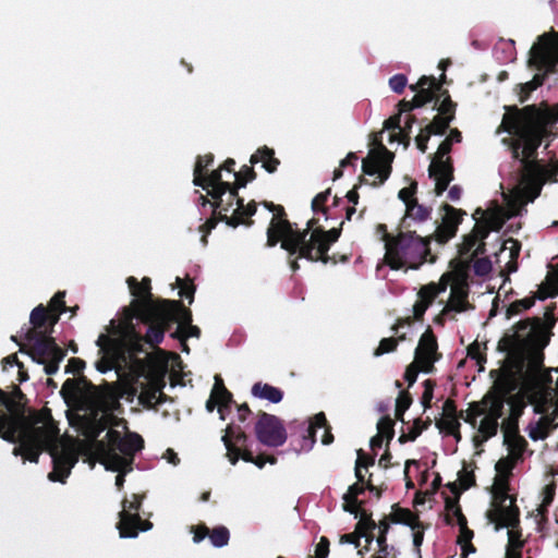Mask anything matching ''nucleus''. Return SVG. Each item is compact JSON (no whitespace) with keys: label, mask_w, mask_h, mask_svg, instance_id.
Listing matches in <instances>:
<instances>
[{"label":"nucleus","mask_w":558,"mask_h":558,"mask_svg":"<svg viewBox=\"0 0 558 558\" xmlns=\"http://www.w3.org/2000/svg\"><path fill=\"white\" fill-rule=\"evenodd\" d=\"M502 123L509 133L518 135L522 144V183L533 192V201L539 195L544 182V169L536 157L547 133L546 128L539 122V111L535 105L522 109L517 106L507 108Z\"/></svg>","instance_id":"f257e3e1"},{"label":"nucleus","mask_w":558,"mask_h":558,"mask_svg":"<svg viewBox=\"0 0 558 558\" xmlns=\"http://www.w3.org/2000/svg\"><path fill=\"white\" fill-rule=\"evenodd\" d=\"M548 343L549 337L543 327L533 329L525 322H519L511 333H505L499 340L498 350L507 353L515 374H536L544 366L543 351Z\"/></svg>","instance_id":"f03ea898"},{"label":"nucleus","mask_w":558,"mask_h":558,"mask_svg":"<svg viewBox=\"0 0 558 558\" xmlns=\"http://www.w3.org/2000/svg\"><path fill=\"white\" fill-rule=\"evenodd\" d=\"M112 332L114 337L101 333L96 341L101 354L96 368L100 373H107L121 363L135 362L137 355L145 352L144 336L131 320L113 326Z\"/></svg>","instance_id":"7ed1b4c3"},{"label":"nucleus","mask_w":558,"mask_h":558,"mask_svg":"<svg viewBox=\"0 0 558 558\" xmlns=\"http://www.w3.org/2000/svg\"><path fill=\"white\" fill-rule=\"evenodd\" d=\"M417 229H402L397 235L387 236L385 263L393 270L404 267L418 269L425 262L435 263L436 256L430 252L433 236L421 235Z\"/></svg>","instance_id":"20e7f679"},{"label":"nucleus","mask_w":558,"mask_h":558,"mask_svg":"<svg viewBox=\"0 0 558 558\" xmlns=\"http://www.w3.org/2000/svg\"><path fill=\"white\" fill-rule=\"evenodd\" d=\"M49 311L43 304L36 306L29 316L31 327L26 328L23 339L29 342L27 355L37 364L44 365L47 375H53L65 357V350L60 348L54 338L47 335Z\"/></svg>","instance_id":"39448f33"},{"label":"nucleus","mask_w":558,"mask_h":558,"mask_svg":"<svg viewBox=\"0 0 558 558\" xmlns=\"http://www.w3.org/2000/svg\"><path fill=\"white\" fill-rule=\"evenodd\" d=\"M144 448V439L136 433L124 437L117 429L110 428L106 439L96 440L94 452L98 461L112 472L132 471L135 453Z\"/></svg>","instance_id":"423d86ee"},{"label":"nucleus","mask_w":558,"mask_h":558,"mask_svg":"<svg viewBox=\"0 0 558 558\" xmlns=\"http://www.w3.org/2000/svg\"><path fill=\"white\" fill-rule=\"evenodd\" d=\"M527 66L537 73L526 83L518 85L519 100L525 102L531 93L541 87L549 74L558 72V33L551 31L537 37L529 52Z\"/></svg>","instance_id":"0eeeda50"},{"label":"nucleus","mask_w":558,"mask_h":558,"mask_svg":"<svg viewBox=\"0 0 558 558\" xmlns=\"http://www.w3.org/2000/svg\"><path fill=\"white\" fill-rule=\"evenodd\" d=\"M131 294L134 300L128 310V316L123 322L137 318L147 329L155 325L162 316L170 314L168 310L171 306L181 305V300L154 299L151 293V281L148 277H144L140 282L135 277L126 279Z\"/></svg>","instance_id":"6e6552de"},{"label":"nucleus","mask_w":558,"mask_h":558,"mask_svg":"<svg viewBox=\"0 0 558 558\" xmlns=\"http://www.w3.org/2000/svg\"><path fill=\"white\" fill-rule=\"evenodd\" d=\"M35 423L41 426H33L20 435V445L14 447L13 454L22 456L24 460L37 463L43 451H53L59 438V428L51 416V411L46 409L36 418Z\"/></svg>","instance_id":"1a4fd4ad"},{"label":"nucleus","mask_w":558,"mask_h":558,"mask_svg":"<svg viewBox=\"0 0 558 558\" xmlns=\"http://www.w3.org/2000/svg\"><path fill=\"white\" fill-rule=\"evenodd\" d=\"M272 214L266 232V246L274 247L280 242L281 248L287 251L288 255H295L300 250V244L305 240L306 232H299V229L293 227V223L288 220L282 205H277Z\"/></svg>","instance_id":"9d476101"},{"label":"nucleus","mask_w":558,"mask_h":558,"mask_svg":"<svg viewBox=\"0 0 558 558\" xmlns=\"http://www.w3.org/2000/svg\"><path fill=\"white\" fill-rule=\"evenodd\" d=\"M167 314L162 316L155 325L150 326L144 335L145 343L149 344L150 348H156L162 342L165 332L170 330L173 324H180L184 327V333L186 340L191 337L198 338L201 336V329L192 325L193 316L190 308H187L181 301V305L171 306Z\"/></svg>","instance_id":"9b49d317"},{"label":"nucleus","mask_w":558,"mask_h":558,"mask_svg":"<svg viewBox=\"0 0 558 558\" xmlns=\"http://www.w3.org/2000/svg\"><path fill=\"white\" fill-rule=\"evenodd\" d=\"M343 221L340 222L338 228H331L329 230H325L324 228L314 229L311 232V236L300 244V250L298 251V257H304L305 259L316 263L320 262L323 264H337L336 255L330 256L328 254L331 245H333L340 238Z\"/></svg>","instance_id":"f8f14e48"},{"label":"nucleus","mask_w":558,"mask_h":558,"mask_svg":"<svg viewBox=\"0 0 558 558\" xmlns=\"http://www.w3.org/2000/svg\"><path fill=\"white\" fill-rule=\"evenodd\" d=\"M222 441L227 449V457L232 465H235L240 458L245 462L254 463L259 469L264 468L267 462L270 464L277 462L275 456L262 453L254 457L253 452L247 448V435L240 426L229 424L222 436Z\"/></svg>","instance_id":"ddd939ff"},{"label":"nucleus","mask_w":558,"mask_h":558,"mask_svg":"<svg viewBox=\"0 0 558 558\" xmlns=\"http://www.w3.org/2000/svg\"><path fill=\"white\" fill-rule=\"evenodd\" d=\"M374 147L362 161V171L364 175L374 177L376 179L369 183L374 187L383 185L391 174L392 161L395 154L387 149L383 144L381 133L374 134L371 143Z\"/></svg>","instance_id":"4468645a"},{"label":"nucleus","mask_w":558,"mask_h":558,"mask_svg":"<svg viewBox=\"0 0 558 558\" xmlns=\"http://www.w3.org/2000/svg\"><path fill=\"white\" fill-rule=\"evenodd\" d=\"M145 494H132L131 499L124 498L122 501V510L119 512V522L117 529L123 538H134L138 532H146L153 527V523L143 520L140 515Z\"/></svg>","instance_id":"2eb2a0df"},{"label":"nucleus","mask_w":558,"mask_h":558,"mask_svg":"<svg viewBox=\"0 0 558 558\" xmlns=\"http://www.w3.org/2000/svg\"><path fill=\"white\" fill-rule=\"evenodd\" d=\"M452 149V144L445 138L438 146L432 162L428 167L429 178L435 180L434 193L440 196L454 179V168L451 157L448 155Z\"/></svg>","instance_id":"dca6fc26"},{"label":"nucleus","mask_w":558,"mask_h":558,"mask_svg":"<svg viewBox=\"0 0 558 558\" xmlns=\"http://www.w3.org/2000/svg\"><path fill=\"white\" fill-rule=\"evenodd\" d=\"M254 429L257 440L265 446L280 447L287 441L286 427L274 414L259 411Z\"/></svg>","instance_id":"f3484780"},{"label":"nucleus","mask_w":558,"mask_h":558,"mask_svg":"<svg viewBox=\"0 0 558 558\" xmlns=\"http://www.w3.org/2000/svg\"><path fill=\"white\" fill-rule=\"evenodd\" d=\"M440 210L444 211L441 223L437 220L434 221V232L429 235L438 244H446L456 236L458 227L463 220V216L466 214L462 209L454 208L453 206L445 203L440 206Z\"/></svg>","instance_id":"a211bd4d"},{"label":"nucleus","mask_w":558,"mask_h":558,"mask_svg":"<svg viewBox=\"0 0 558 558\" xmlns=\"http://www.w3.org/2000/svg\"><path fill=\"white\" fill-rule=\"evenodd\" d=\"M498 392L486 395L482 403L487 405L486 416L498 421L504 415L506 396L515 389L513 373L502 375L497 381Z\"/></svg>","instance_id":"6ab92c4d"},{"label":"nucleus","mask_w":558,"mask_h":558,"mask_svg":"<svg viewBox=\"0 0 558 558\" xmlns=\"http://www.w3.org/2000/svg\"><path fill=\"white\" fill-rule=\"evenodd\" d=\"M441 353L438 352L437 338L430 327L421 336L418 345L415 349L414 361L423 365V373L429 374L435 371L434 364L439 361Z\"/></svg>","instance_id":"aec40b11"},{"label":"nucleus","mask_w":558,"mask_h":558,"mask_svg":"<svg viewBox=\"0 0 558 558\" xmlns=\"http://www.w3.org/2000/svg\"><path fill=\"white\" fill-rule=\"evenodd\" d=\"M520 513L517 497H511L508 505L495 506L487 510L486 518L489 523L494 524L495 531H500L505 527H519Z\"/></svg>","instance_id":"412c9836"},{"label":"nucleus","mask_w":558,"mask_h":558,"mask_svg":"<svg viewBox=\"0 0 558 558\" xmlns=\"http://www.w3.org/2000/svg\"><path fill=\"white\" fill-rule=\"evenodd\" d=\"M221 172L220 168L213 170L210 173L206 172L202 175L201 184H195L207 191V194L213 198L210 204L215 208L222 204V196L232 190V183L223 181Z\"/></svg>","instance_id":"4be33fe9"},{"label":"nucleus","mask_w":558,"mask_h":558,"mask_svg":"<svg viewBox=\"0 0 558 558\" xmlns=\"http://www.w3.org/2000/svg\"><path fill=\"white\" fill-rule=\"evenodd\" d=\"M410 89L415 93L414 106L422 108L432 101L438 104L437 90H440V81L433 75H423L416 84L410 85Z\"/></svg>","instance_id":"5701e85b"},{"label":"nucleus","mask_w":558,"mask_h":558,"mask_svg":"<svg viewBox=\"0 0 558 558\" xmlns=\"http://www.w3.org/2000/svg\"><path fill=\"white\" fill-rule=\"evenodd\" d=\"M87 404L94 411L102 412L105 414L111 413L120 405L119 393L117 389L109 384L98 386Z\"/></svg>","instance_id":"b1692460"},{"label":"nucleus","mask_w":558,"mask_h":558,"mask_svg":"<svg viewBox=\"0 0 558 558\" xmlns=\"http://www.w3.org/2000/svg\"><path fill=\"white\" fill-rule=\"evenodd\" d=\"M98 386L94 385L86 376L68 378L62 387L61 395L64 398H82L86 403L90 400Z\"/></svg>","instance_id":"393cba45"},{"label":"nucleus","mask_w":558,"mask_h":558,"mask_svg":"<svg viewBox=\"0 0 558 558\" xmlns=\"http://www.w3.org/2000/svg\"><path fill=\"white\" fill-rule=\"evenodd\" d=\"M236 198V208L233 210L231 216L223 215L221 218L223 222H226L229 227L236 228L240 225H245L247 227L253 226L254 221L251 219L252 216L255 215L257 210V204L255 201H251L246 205L244 204V199L238 195Z\"/></svg>","instance_id":"a878e982"},{"label":"nucleus","mask_w":558,"mask_h":558,"mask_svg":"<svg viewBox=\"0 0 558 558\" xmlns=\"http://www.w3.org/2000/svg\"><path fill=\"white\" fill-rule=\"evenodd\" d=\"M432 211L433 208L430 206H424L417 201H412L410 205L408 204V208H405V214L401 219L400 227L402 229H417V225L432 218Z\"/></svg>","instance_id":"bb28decb"},{"label":"nucleus","mask_w":558,"mask_h":558,"mask_svg":"<svg viewBox=\"0 0 558 558\" xmlns=\"http://www.w3.org/2000/svg\"><path fill=\"white\" fill-rule=\"evenodd\" d=\"M99 412L92 411V416L86 426V436L93 441L99 440L98 437L105 432L110 425H118V418L112 413H102L100 416Z\"/></svg>","instance_id":"cd10ccee"},{"label":"nucleus","mask_w":558,"mask_h":558,"mask_svg":"<svg viewBox=\"0 0 558 558\" xmlns=\"http://www.w3.org/2000/svg\"><path fill=\"white\" fill-rule=\"evenodd\" d=\"M383 519L388 520L389 525L390 523L403 524L410 526L412 530L422 527L418 514L409 508L400 507L399 504L392 505L391 512Z\"/></svg>","instance_id":"c85d7f7f"},{"label":"nucleus","mask_w":558,"mask_h":558,"mask_svg":"<svg viewBox=\"0 0 558 558\" xmlns=\"http://www.w3.org/2000/svg\"><path fill=\"white\" fill-rule=\"evenodd\" d=\"M59 442V438L57 439ZM59 444L53 447V451H50L52 457L53 470L48 474V478L52 482H64L70 474L72 464L70 463V457L66 453H60L58 451Z\"/></svg>","instance_id":"c756f323"},{"label":"nucleus","mask_w":558,"mask_h":558,"mask_svg":"<svg viewBox=\"0 0 558 558\" xmlns=\"http://www.w3.org/2000/svg\"><path fill=\"white\" fill-rule=\"evenodd\" d=\"M468 289L460 284H454L451 288L450 299L447 305L444 307L441 315H447L449 312L461 313L465 312L473 306L468 301Z\"/></svg>","instance_id":"7c9ffc66"},{"label":"nucleus","mask_w":558,"mask_h":558,"mask_svg":"<svg viewBox=\"0 0 558 558\" xmlns=\"http://www.w3.org/2000/svg\"><path fill=\"white\" fill-rule=\"evenodd\" d=\"M250 162L252 165L262 162L263 168L269 173L276 172L278 166L280 165V160L275 157V150L272 148H269L268 146L259 147L251 156Z\"/></svg>","instance_id":"2f4dec72"},{"label":"nucleus","mask_w":558,"mask_h":558,"mask_svg":"<svg viewBox=\"0 0 558 558\" xmlns=\"http://www.w3.org/2000/svg\"><path fill=\"white\" fill-rule=\"evenodd\" d=\"M555 310H556V303H551L548 305L544 313V319L539 317H533V318H526L522 322H525L529 328H537L543 327L544 331L546 332V337L551 336V329L556 325V318H555Z\"/></svg>","instance_id":"473e14b6"},{"label":"nucleus","mask_w":558,"mask_h":558,"mask_svg":"<svg viewBox=\"0 0 558 558\" xmlns=\"http://www.w3.org/2000/svg\"><path fill=\"white\" fill-rule=\"evenodd\" d=\"M251 391L255 398L268 400L271 403H279L283 399L281 389L262 381L255 383Z\"/></svg>","instance_id":"72a5a7b5"},{"label":"nucleus","mask_w":558,"mask_h":558,"mask_svg":"<svg viewBox=\"0 0 558 558\" xmlns=\"http://www.w3.org/2000/svg\"><path fill=\"white\" fill-rule=\"evenodd\" d=\"M558 422H554L553 417L543 415L534 427L530 429L529 436L533 440H544L551 432L557 429Z\"/></svg>","instance_id":"f704fd0d"},{"label":"nucleus","mask_w":558,"mask_h":558,"mask_svg":"<svg viewBox=\"0 0 558 558\" xmlns=\"http://www.w3.org/2000/svg\"><path fill=\"white\" fill-rule=\"evenodd\" d=\"M234 182L232 183V190L230 197L234 198L239 195V190L245 187L248 182L256 179V172L253 167L244 165L240 171L233 172Z\"/></svg>","instance_id":"c9c22d12"},{"label":"nucleus","mask_w":558,"mask_h":558,"mask_svg":"<svg viewBox=\"0 0 558 558\" xmlns=\"http://www.w3.org/2000/svg\"><path fill=\"white\" fill-rule=\"evenodd\" d=\"M499 423L498 421L490 418L485 415V417L481 421L478 426V433L481 434V438L475 436L473 438L475 446L487 441L489 438L494 437L498 432Z\"/></svg>","instance_id":"e433bc0d"},{"label":"nucleus","mask_w":558,"mask_h":558,"mask_svg":"<svg viewBox=\"0 0 558 558\" xmlns=\"http://www.w3.org/2000/svg\"><path fill=\"white\" fill-rule=\"evenodd\" d=\"M428 307L429 305L427 303L417 300L413 305V316L399 318L397 323L393 325L392 330L397 333L399 331V328H402L404 326H411L414 320H423L424 314Z\"/></svg>","instance_id":"4c0bfd02"},{"label":"nucleus","mask_w":558,"mask_h":558,"mask_svg":"<svg viewBox=\"0 0 558 558\" xmlns=\"http://www.w3.org/2000/svg\"><path fill=\"white\" fill-rule=\"evenodd\" d=\"M505 445L508 448L509 457L513 460L520 461L523 458V453L527 447V441L519 435H512L509 439H504Z\"/></svg>","instance_id":"58836bf2"},{"label":"nucleus","mask_w":558,"mask_h":558,"mask_svg":"<svg viewBox=\"0 0 558 558\" xmlns=\"http://www.w3.org/2000/svg\"><path fill=\"white\" fill-rule=\"evenodd\" d=\"M416 122V117L414 114H408L404 121V126L400 129V132L390 135V142L398 141L404 146H409L411 141V131L413 124Z\"/></svg>","instance_id":"ea45409f"},{"label":"nucleus","mask_w":558,"mask_h":558,"mask_svg":"<svg viewBox=\"0 0 558 558\" xmlns=\"http://www.w3.org/2000/svg\"><path fill=\"white\" fill-rule=\"evenodd\" d=\"M159 391L158 384H150L143 387L140 396L138 403L146 409H154L156 407L157 392Z\"/></svg>","instance_id":"a19ab883"},{"label":"nucleus","mask_w":558,"mask_h":558,"mask_svg":"<svg viewBox=\"0 0 558 558\" xmlns=\"http://www.w3.org/2000/svg\"><path fill=\"white\" fill-rule=\"evenodd\" d=\"M473 537H474V532L471 529L466 527V529L459 530L457 543L461 547L462 557H466L470 554H473L476 551L475 546L472 544Z\"/></svg>","instance_id":"79ce46f5"},{"label":"nucleus","mask_w":558,"mask_h":558,"mask_svg":"<svg viewBox=\"0 0 558 558\" xmlns=\"http://www.w3.org/2000/svg\"><path fill=\"white\" fill-rule=\"evenodd\" d=\"M485 413H486V408L483 407V403L474 401L469 404V408L465 411V414H464V411H460V416H461L460 418L464 420V422L470 424L472 427H475L477 424L476 418Z\"/></svg>","instance_id":"37998d69"},{"label":"nucleus","mask_w":558,"mask_h":558,"mask_svg":"<svg viewBox=\"0 0 558 558\" xmlns=\"http://www.w3.org/2000/svg\"><path fill=\"white\" fill-rule=\"evenodd\" d=\"M232 404L233 403L210 393L209 399L206 401V410L213 412L218 408L220 418L226 420V415L230 412Z\"/></svg>","instance_id":"c03bdc74"},{"label":"nucleus","mask_w":558,"mask_h":558,"mask_svg":"<svg viewBox=\"0 0 558 558\" xmlns=\"http://www.w3.org/2000/svg\"><path fill=\"white\" fill-rule=\"evenodd\" d=\"M214 162V155L213 154H206L203 156H198L195 162L194 167V184H201L202 175H204L207 172V168L211 166Z\"/></svg>","instance_id":"a18cd8bd"},{"label":"nucleus","mask_w":558,"mask_h":558,"mask_svg":"<svg viewBox=\"0 0 558 558\" xmlns=\"http://www.w3.org/2000/svg\"><path fill=\"white\" fill-rule=\"evenodd\" d=\"M451 122L449 118L436 114L424 129L432 135H444L449 130Z\"/></svg>","instance_id":"49530a36"},{"label":"nucleus","mask_w":558,"mask_h":558,"mask_svg":"<svg viewBox=\"0 0 558 558\" xmlns=\"http://www.w3.org/2000/svg\"><path fill=\"white\" fill-rule=\"evenodd\" d=\"M404 340H405L404 333L398 336L397 338H393V337L383 338L379 342V345L375 349L374 355L380 356L386 353H391V352L396 351L399 342L404 341Z\"/></svg>","instance_id":"de8ad7c7"},{"label":"nucleus","mask_w":558,"mask_h":558,"mask_svg":"<svg viewBox=\"0 0 558 558\" xmlns=\"http://www.w3.org/2000/svg\"><path fill=\"white\" fill-rule=\"evenodd\" d=\"M433 109L438 111L437 116L449 118V121H453L456 118L457 104L451 99L450 95H447L439 104L434 105Z\"/></svg>","instance_id":"09e8293b"},{"label":"nucleus","mask_w":558,"mask_h":558,"mask_svg":"<svg viewBox=\"0 0 558 558\" xmlns=\"http://www.w3.org/2000/svg\"><path fill=\"white\" fill-rule=\"evenodd\" d=\"M377 434L381 435L383 439L387 440L386 445L389 446L395 436V421L389 415L380 417L377 423Z\"/></svg>","instance_id":"8fccbe9b"},{"label":"nucleus","mask_w":558,"mask_h":558,"mask_svg":"<svg viewBox=\"0 0 558 558\" xmlns=\"http://www.w3.org/2000/svg\"><path fill=\"white\" fill-rule=\"evenodd\" d=\"M213 216L208 218L203 225L199 226V232L203 233L202 242L204 245L207 244V235L216 228L219 221H223L221 218L225 214L221 211L217 213L218 208L213 207Z\"/></svg>","instance_id":"3c124183"},{"label":"nucleus","mask_w":558,"mask_h":558,"mask_svg":"<svg viewBox=\"0 0 558 558\" xmlns=\"http://www.w3.org/2000/svg\"><path fill=\"white\" fill-rule=\"evenodd\" d=\"M377 527L379 530L378 536L376 538L377 544H378V551L381 555L389 556L388 544H387V535H388L390 525L388 524V520L381 519L378 522Z\"/></svg>","instance_id":"603ef678"},{"label":"nucleus","mask_w":558,"mask_h":558,"mask_svg":"<svg viewBox=\"0 0 558 558\" xmlns=\"http://www.w3.org/2000/svg\"><path fill=\"white\" fill-rule=\"evenodd\" d=\"M209 538L214 546H226L230 538L229 530L226 526H217L209 531Z\"/></svg>","instance_id":"864d4df0"},{"label":"nucleus","mask_w":558,"mask_h":558,"mask_svg":"<svg viewBox=\"0 0 558 558\" xmlns=\"http://www.w3.org/2000/svg\"><path fill=\"white\" fill-rule=\"evenodd\" d=\"M418 300L424 301L429 306L433 304L434 300L439 295V287L435 282H430L428 284L423 286L418 290Z\"/></svg>","instance_id":"5fc2aeb1"},{"label":"nucleus","mask_w":558,"mask_h":558,"mask_svg":"<svg viewBox=\"0 0 558 558\" xmlns=\"http://www.w3.org/2000/svg\"><path fill=\"white\" fill-rule=\"evenodd\" d=\"M535 304V298H524L521 300H517L512 302L507 308V316L511 317L513 315H518L521 312L531 308Z\"/></svg>","instance_id":"6e6d98bb"},{"label":"nucleus","mask_w":558,"mask_h":558,"mask_svg":"<svg viewBox=\"0 0 558 558\" xmlns=\"http://www.w3.org/2000/svg\"><path fill=\"white\" fill-rule=\"evenodd\" d=\"M330 196V189H327L324 192L318 193L312 201V210L315 214L322 213L327 217L328 207L326 203Z\"/></svg>","instance_id":"4d7b16f0"},{"label":"nucleus","mask_w":558,"mask_h":558,"mask_svg":"<svg viewBox=\"0 0 558 558\" xmlns=\"http://www.w3.org/2000/svg\"><path fill=\"white\" fill-rule=\"evenodd\" d=\"M210 393L235 404L232 393L226 388L220 375L215 376V384Z\"/></svg>","instance_id":"13d9d810"},{"label":"nucleus","mask_w":558,"mask_h":558,"mask_svg":"<svg viewBox=\"0 0 558 558\" xmlns=\"http://www.w3.org/2000/svg\"><path fill=\"white\" fill-rule=\"evenodd\" d=\"M436 426L439 428L441 433L450 435L453 434L454 432H458V428H460L461 424L458 417H442L436 421Z\"/></svg>","instance_id":"bf43d9fd"},{"label":"nucleus","mask_w":558,"mask_h":558,"mask_svg":"<svg viewBox=\"0 0 558 558\" xmlns=\"http://www.w3.org/2000/svg\"><path fill=\"white\" fill-rule=\"evenodd\" d=\"M328 426H329V424H328L325 413L319 412L314 415V417L312 418V422L307 426V429H306L307 436L314 439L317 428H326Z\"/></svg>","instance_id":"052dcab7"},{"label":"nucleus","mask_w":558,"mask_h":558,"mask_svg":"<svg viewBox=\"0 0 558 558\" xmlns=\"http://www.w3.org/2000/svg\"><path fill=\"white\" fill-rule=\"evenodd\" d=\"M518 461L513 460L511 457L501 458L497 461L495 469L497 475H504L506 477H510L512 474V469L514 468Z\"/></svg>","instance_id":"680f3d73"},{"label":"nucleus","mask_w":558,"mask_h":558,"mask_svg":"<svg viewBox=\"0 0 558 558\" xmlns=\"http://www.w3.org/2000/svg\"><path fill=\"white\" fill-rule=\"evenodd\" d=\"M508 529V545L507 547L517 548L522 550L524 547V541L522 539L521 527H507Z\"/></svg>","instance_id":"e2e57ef3"},{"label":"nucleus","mask_w":558,"mask_h":558,"mask_svg":"<svg viewBox=\"0 0 558 558\" xmlns=\"http://www.w3.org/2000/svg\"><path fill=\"white\" fill-rule=\"evenodd\" d=\"M420 372H423V365L416 361L410 363L404 372V380L408 383V387H412L417 379Z\"/></svg>","instance_id":"0e129e2a"},{"label":"nucleus","mask_w":558,"mask_h":558,"mask_svg":"<svg viewBox=\"0 0 558 558\" xmlns=\"http://www.w3.org/2000/svg\"><path fill=\"white\" fill-rule=\"evenodd\" d=\"M177 284L180 289V295L186 298L191 304L194 301L195 293V286L192 280L187 279V281H184L180 277H177Z\"/></svg>","instance_id":"69168bd1"},{"label":"nucleus","mask_w":558,"mask_h":558,"mask_svg":"<svg viewBox=\"0 0 558 558\" xmlns=\"http://www.w3.org/2000/svg\"><path fill=\"white\" fill-rule=\"evenodd\" d=\"M65 292L64 291H58L50 300L49 305L47 308H50L51 311L58 312L59 314H63L68 311V307L65 305Z\"/></svg>","instance_id":"338daca9"},{"label":"nucleus","mask_w":558,"mask_h":558,"mask_svg":"<svg viewBox=\"0 0 558 558\" xmlns=\"http://www.w3.org/2000/svg\"><path fill=\"white\" fill-rule=\"evenodd\" d=\"M416 191H417V182L416 181H411L409 186H405L399 191L398 197L405 204V208H408V204L410 205V203L412 201H417L414 197V195L416 194Z\"/></svg>","instance_id":"774afa93"}]
</instances>
